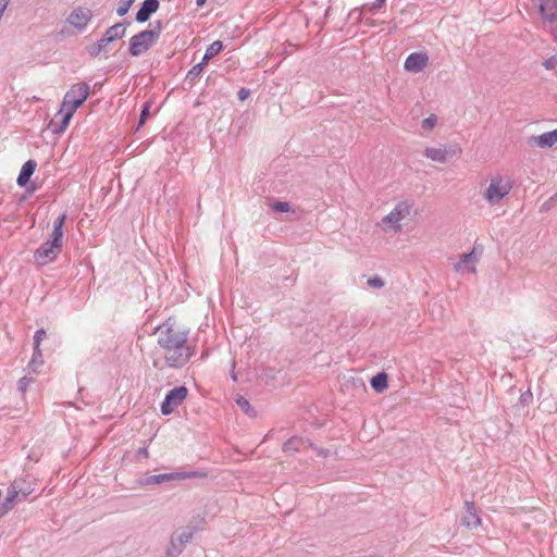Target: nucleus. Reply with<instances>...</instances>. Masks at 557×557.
<instances>
[{"mask_svg": "<svg viewBox=\"0 0 557 557\" xmlns=\"http://www.w3.org/2000/svg\"><path fill=\"white\" fill-rule=\"evenodd\" d=\"M409 212V207L406 203H398L386 216H384L383 221L393 224V228L395 231L400 230L399 221L405 218V215Z\"/></svg>", "mask_w": 557, "mask_h": 557, "instance_id": "nucleus-17", "label": "nucleus"}, {"mask_svg": "<svg viewBox=\"0 0 557 557\" xmlns=\"http://www.w3.org/2000/svg\"><path fill=\"white\" fill-rule=\"evenodd\" d=\"M159 7V0H144L136 12V22L145 23L149 21L150 16L158 11Z\"/></svg>", "mask_w": 557, "mask_h": 557, "instance_id": "nucleus-14", "label": "nucleus"}, {"mask_svg": "<svg viewBox=\"0 0 557 557\" xmlns=\"http://www.w3.org/2000/svg\"><path fill=\"white\" fill-rule=\"evenodd\" d=\"M9 2H10V0H0V7L3 9H7Z\"/></svg>", "mask_w": 557, "mask_h": 557, "instance_id": "nucleus-46", "label": "nucleus"}, {"mask_svg": "<svg viewBox=\"0 0 557 557\" xmlns=\"http://www.w3.org/2000/svg\"><path fill=\"white\" fill-rule=\"evenodd\" d=\"M206 2H207V0H196V4L198 7H202Z\"/></svg>", "mask_w": 557, "mask_h": 557, "instance_id": "nucleus-47", "label": "nucleus"}, {"mask_svg": "<svg viewBox=\"0 0 557 557\" xmlns=\"http://www.w3.org/2000/svg\"><path fill=\"white\" fill-rule=\"evenodd\" d=\"M149 26H151L152 28H149L147 30L152 33L153 37L158 40L163 28H164L163 22L161 20H158V21H154L153 23H150Z\"/></svg>", "mask_w": 557, "mask_h": 557, "instance_id": "nucleus-33", "label": "nucleus"}, {"mask_svg": "<svg viewBox=\"0 0 557 557\" xmlns=\"http://www.w3.org/2000/svg\"><path fill=\"white\" fill-rule=\"evenodd\" d=\"M172 481H177V471L146 475L144 478L138 479L137 483L140 486H147V485H153V484H162V483L172 482Z\"/></svg>", "mask_w": 557, "mask_h": 557, "instance_id": "nucleus-16", "label": "nucleus"}, {"mask_svg": "<svg viewBox=\"0 0 557 557\" xmlns=\"http://www.w3.org/2000/svg\"><path fill=\"white\" fill-rule=\"evenodd\" d=\"M135 0H121L120 4L116 9V13L119 16H124L128 10L131 9L132 4Z\"/></svg>", "mask_w": 557, "mask_h": 557, "instance_id": "nucleus-34", "label": "nucleus"}, {"mask_svg": "<svg viewBox=\"0 0 557 557\" xmlns=\"http://www.w3.org/2000/svg\"><path fill=\"white\" fill-rule=\"evenodd\" d=\"M454 151H448L446 148L428 147L424 151V156L432 161L446 162L449 156H453Z\"/></svg>", "mask_w": 557, "mask_h": 557, "instance_id": "nucleus-22", "label": "nucleus"}, {"mask_svg": "<svg viewBox=\"0 0 557 557\" xmlns=\"http://www.w3.org/2000/svg\"><path fill=\"white\" fill-rule=\"evenodd\" d=\"M465 513L461 517V524L474 529L481 524V518L479 517L478 508L473 502H466Z\"/></svg>", "mask_w": 557, "mask_h": 557, "instance_id": "nucleus-13", "label": "nucleus"}, {"mask_svg": "<svg viewBox=\"0 0 557 557\" xmlns=\"http://www.w3.org/2000/svg\"><path fill=\"white\" fill-rule=\"evenodd\" d=\"M532 399H533V394L531 393L530 389H528L520 395L519 405L522 407L529 406L530 403L532 401Z\"/></svg>", "mask_w": 557, "mask_h": 557, "instance_id": "nucleus-36", "label": "nucleus"}, {"mask_svg": "<svg viewBox=\"0 0 557 557\" xmlns=\"http://www.w3.org/2000/svg\"><path fill=\"white\" fill-rule=\"evenodd\" d=\"M251 91L248 88H240L237 92V97L239 101H245L249 96Z\"/></svg>", "mask_w": 557, "mask_h": 557, "instance_id": "nucleus-41", "label": "nucleus"}, {"mask_svg": "<svg viewBox=\"0 0 557 557\" xmlns=\"http://www.w3.org/2000/svg\"><path fill=\"white\" fill-rule=\"evenodd\" d=\"M150 108H151V101H146L143 104L140 114H139V119H138V123L136 126V131H138L140 127H143L145 125L146 121L148 120V117L150 116Z\"/></svg>", "mask_w": 557, "mask_h": 557, "instance_id": "nucleus-30", "label": "nucleus"}, {"mask_svg": "<svg viewBox=\"0 0 557 557\" xmlns=\"http://www.w3.org/2000/svg\"><path fill=\"white\" fill-rule=\"evenodd\" d=\"M474 262V249L468 253H463L460 257V262L456 265L458 269L460 263L469 264Z\"/></svg>", "mask_w": 557, "mask_h": 557, "instance_id": "nucleus-39", "label": "nucleus"}, {"mask_svg": "<svg viewBox=\"0 0 557 557\" xmlns=\"http://www.w3.org/2000/svg\"><path fill=\"white\" fill-rule=\"evenodd\" d=\"M47 336L44 329H39L34 334V347L40 348L41 341Z\"/></svg>", "mask_w": 557, "mask_h": 557, "instance_id": "nucleus-38", "label": "nucleus"}, {"mask_svg": "<svg viewBox=\"0 0 557 557\" xmlns=\"http://www.w3.org/2000/svg\"><path fill=\"white\" fill-rule=\"evenodd\" d=\"M386 0H375L373 3H371L369 10L371 12H375L376 10L381 9L385 4Z\"/></svg>", "mask_w": 557, "mask_h": 557, "instance_id": "nucleus-43", "label": "nucleus"}, {"mask_svg": "<svg viewBox=\"0 0 557 557\" xmlns=\"http://www.w3.org/2000/svg\"><path fill=\"white\" fill-rule=\"evenodd\" d=\"M34 382V377L30 374L24 375L17 382V389L22 394H25L29 385Z\"/></svg>", "mask_w": 557, "mask_h": 557, "instance_id": "nucleus-31", "label": "nucleus"}, {"mask_svg": "<svg viewBox=\"0 0 557 557\" xmlns=\"http://www.w3.org/2000/svg\"><path fill=\"white\" fill-rule=\"evenodd\" d=\"M367 284L372 288H382L385 285V282L381 276L375 275L370 277Z\"/></svg>", "mask_w": 557, "mask_h": 557, "instance_id": "nucleus-35", "label": "nucleus"}, {"mask_svg": "<svg viewBox=\"0 0 557 557\" xmlns=\"http://www.w3.org/2000/svg\"><path fill=\"white\" fill-rule=\"evenodd\" d=\"M66 219H67L66 212H63L54 220L52 233L50 234L49 238L47 239L49 243H51L52 245H55L60 248H62V244H63V235H64L63 227H64Z\"/></svg>", "mask_w": 557, "mask_h": 557, "instance_id": "nucleus-15", "label": "nucleus"}, {"mask_svg": "<svg viewBox=\"0 0 557 557\" xmlns=\"http://www.w3.org/2000/svg\"><path fill=\"white\" fill-rule=\"evenodd\" d=\"M546 70H554L557 66V57H550L543 62Z\"/></svg>", "mask_w": 557, "mask_h": 557, "instance_id": "nucleus-40", "label": "nucleus"}, {"mask_svg": "<svg viewBox=\"0 0 557 557\" xmlns=\"http://www.w3.org/2000/svg\"><path fill=\"white\" fill-rule=\"evenodd\" d=\"M34 190H35V187L27 189L28 193H33Z\"/></svg>", "mask_w": 557, "mask_h": 557, "instance_id": "nucleus-51", "label": "nucleus"}, {"mask_svg": "<svg viewBox=\"0 0 557 557\" xmlns=\"http://www.w3.org/2000/svg\"><path fill=\"white\" fill-rule=\"evenodd\" d=\"M206 66L207 65L200 61L187 72L185 82L189 84V88L194 86L195 82L200 77Z\"/></svg>", "mask_w": 557, "mask_h": 557, "instance_id": "nucleus-27", "label": "nucleus"}, {"mask_svg": "<svg viewBox=\"0 0 557 557\" xmlns=\"http://www.w3.org/2000/svg\"><path fill=\"white\" fill-rule=\"evenodd\" d=\"M306 445H308L309 447H313V444L310 442V440L295 435L289 437L283 444L282 449L284 453L295 454L300 451V449Z\"/></svg>", "mask_w": 557, "mask_h": 557, "instance_id": "nucleus-19", "label": "nucleus"}, {"mask_svg": "<svg viewBox=\"0 0 557 557\" xmlns=\"http://www.w3.org/2000/svg\"><path fill=\"white\" fill-rule=\"evenodd\" d=\"M542 24L557 41V0H531Z\"/></svg>", "mask_w": 557, "mask_h": 557, "instance_id": "nucleus-3", "label": "nucleus"}, {"mask_svg": "<svg viewBox=\"0 0 557 557\" xmlns=\"http://www.w3.org/2000/svg\"><path fill=\"white\" fill-rule=\"evenodd\" d=\"M90 9L76 7L74 8L65 20V23L73 26L77 32L82 33L92 18Z\"/></svg>", "mask_w": 557, "mask_h": 557, "instance_id": "nucleus-9", "label": "nucleus"}, {"mask_svg": "<svg viewBox=\"0 0 557 557\" xmlns=\"http://www.w3.org/2000/svg\"><path fill=\"white\" fill-rule=\"evenodd\" d=\"M556 202L555 201H550V198L545 201L542 206H541V211H547L549 210Z\"/></svg>", "mask_w": 557, "mask_h": 557, "instance_id": "nucleus-44", "label": "nucleus"}, {"mask_svg": "<svg viewBox=\"0 0 557 557\" xmlns=\"http://www.w3.org/2000/svg\"><path fill=\"white\" fill-rule=\"evenodd\" d=\"M372 389L376 393H383L388 387V375L381 371L373 375L370 380Z\"/></svg>", "mask_w": 557, "mask_h": 557, "instance_id": "nucleus-23", "label": "nucleus"}, {"mask_svg": "<svg viewBox=\"0 0 557 557\" xmlns=\"http://www.w3.org/2000/svg\"><path fill=\"white\" fill-rule=\"evenodd\" d=\"M512 189V182L510 178L505 180L500 174L491 178L490 186L484 193V198L491 205H496L503 200Z\"/></svg>", "mask_w": 557, "mask_h": 557, "instance_id": "nucleus-5", "label": "nucleus"}, {"mask_svg": "<svg viewBox=\"0 0 557 557\" xmlns=\"http://www.w3.org/2000/svg\"><path fill=\"white\" fill-rule=\"evenodd\" d=\"M35 481L29 475H26L24 478H17L15 479L11 485L10 490L12 492H16V497L18 498V502L25 500L27 496H29L35 491Z\"/></svg>", "mask_w": 557, "mask_h": 557, "instance_id": "nucleus-11", "label": "nucleus"}, {"mask_svg": "<svg viewBox=\"0 0 557 557\" xmlns=\"http://www.w3.org/2000/svg\"><path fill=\"white\" fill-rule=\"evenodd\" d=\"M208 476V473L203 470H195V471H177V481L186 480V479H205Z\"/></svg>", "mask_w": 557, "mask_h": 557, "instance_id": "nucleus-29", "label": "nucleus"}, {"mask_svg": "<svg viewBox=\"0 0 557 557\" xmlns=\"http://www.w3.org/2000/svg\"><path fill=\"white\" fill-rule=\"evenodd\" d=\"M238 407L249 417L255 418L257 417V411L255 408L250 405L249 400L245 398L244 396H237L235 399Z\"/></svg>", "mask_w": 557, "mask_h": 557, "instance_id": "nucleus-28", "label": "nucleus"}, {"mask_svg": "<svg viewBox=\"0 0 557 557\" xmlns=\"http://www.w3.org/2000/svg\"><path fill=\"white\" fill-rule=\"evenodd\" d=\"M62 248L52 245L48 240L44 242L35 251L34 258L39 265H45L54 261L60 255Z\"/></svg>", "mask_w": 557, "mask_h": 557, "instance_id": "nucleus-10", "label": "nucleus"}, {"mask_svg": "<svg viewBox=\"0 0 557 557\" xmlns=\"http://www.w3.org/2000/svg\"><path fill=\"white\" fill-rule=\"evenodd\" d=\"M89 92L90 87L87 83L82 82L73 84L63 98L59 114H61L64 110L74 114L76 110L86 101Z\"/></svg>", "mask_w": 557, "mask_h": 557, "instance_id": "nucleus-4", "label": "nucleus"}, {"mask_svg": "<svg viewBox=\"0 0 557 557\" xmlns=\"http://www.w3.org/2000/svg\"><path fill=\"white\" fill-rule=\"evenodd\" d=\"M141 458H144V459H148L149 458V451H148L147 447H140L136 451V459L140 460Z\"/></svg>", "mask_w": 557, "mask_h": 557, "instance_id": "nucleus-42", "label": "nucleus"}, {"mask_svg": "<svg viewBox=\"0 0 557 557\" xmlns=\"http://www.w3.org/2000/svg\"><path fill=\"white\" fill-rule=\"evenodd\" d=\"M37 168V162L33 159L27 160L20 171L16 183L20 187H26L29 182L32 175L35 173Z\"/></svg>", "mask_w": 557, "mask_h": 557, "instance_id": "nucleus-20", "label": "nucleus"}, {"mask_svg": "<svg viewBox=\"0 0 557 557\" xmlns=\"http://www.w3.org/2000/svg\"><path fill=\"white\" fill-rule=\"evenodd\" d=\"M195 530L196 528L187 527L173 533L169 545L166 546L164 557H178L184 550L186 544L191 541Z\"/></svg>", "mask_w": 557, "mask_h": 557, "instance_id": "nucleus-6", "label": "nucleus"}, {"mask_svg": "<svg viewBox=\"0 0 557 557\" xmlns=\"http://www.w3.org/2000/svg\"><path fill=\"white\" fill-rule=\"evenodd\" d=\"M158 344L164 350L165 363L171 368L184 367L194 355V347L188 345V331L176 325L171 318L160 324Z\"/></svg>", "mask_w": 557, "mask_h": 557, "instance_id": "nucleus-1", "label": "nucleus"}, {"mask_svg": "<svg viewBox=\"0 0 557 557\" xmlns=\"http://www.w3.org/2000/svg\"><path fill=\"white\" fill-rule=\"evenodd\" d=\"M224 48V44L221 40H215L211 45H209L206 49V52L202 57L201 62L208 65L209 61L218 55Z\"/></svg>", "mask_w": 557, "mask_h": 557, "instance_id": "nucleus-24", "label": "nucleus"}, {"mask_svg": "<svg viewBox=\"0 0 557 557\" xmlns=\"http://www.w3.org/2000/svg\"><path fill=\"white\" fill-rule=\"evenodd\" d=\"M158 40L147 29L139 32L129 39L128 53L132 57H139L150 49Z\"/></svg>", "mask_w": 557, "mask_h": 557, "instance_id": "nucleus-8", "label": "nucleus"}, {"mask_svg": "<svg viewBox=\"0 0 557 557\" xmlns=\"http://www.w3.org/2000/svg\"><path fill=\"white\" fill-rule=\"evenodd\" d=\"M429 62V57L423 52H412L410 53L404 63V69L407 72L419 73L421 72Z\"/></svg>", "mask_w": 557, "mask_h": 557, "instance_id": "nucleus-12", "label": "nucleus"}, {"mask_svg": "<svg viewBox=\"0 0 557 557\" xmlns=\"http://www.w3.org/2000/svg\"><path fill=\"white\" fill-rule=\"evenodd\" d=\"M131 23L128 21L119 22L110 26L102 37L92 45L86 46L85 50L91 58H97L102 51L106 50L107 46L114 42L125 36L126 27Z\"/></svg>", "mask_w": 557, "mask_h": 557, "instance_id": "nucleus-2", "label": "nucleus"}, {"mask_svg": "<svg viewBox=\"0 0 557 557\" xmlns=\"http://www.w3.org/2000/svg\"><path fill=\"white\" fill-rule=\"evenodd\" d=\"M437 122V117L434 114H431L429 117L422 121V128L425 131L432 129Z\"/></svg>", "mask_w": 557, "mask_h": 557, "instance_id": "nucleus-37", "label": "nucleus"}, {"mask_svg": "<svg viewBox=\"0 0 557 557\" xmlns=\"http://www.w3.org/2000/svg\"><path fill=\"white\" fill-rule=\"evenodd\" d=\"M470 272L474 273L475 272V268L472 265L470 269Z\"/></svg>", "mask_w": 557, "mask_h": 557, "instance_id": "nucleus-50", "label": "nucleus"}, {"mask_svg": "<svg viewBox=\"0 0 557 557\" xmlns=\"http://www.w3.org/2000/svg\"><path fill=\"white\" fill-rule=\"evenodd\" d=\"M529 143H534L536 146L541 148H550L555 144H557V128L554 131L543 133L539 136H533L530 138Z\"/></svg>", "mask_w": 557, "mask_h": 557, "instance_id": "nucleus-21", "label": "nucleus"}, {"mask_svg": "<svg viewBox=\"0 0 557 557\" xmlns=\"http://www.w3.org/2000/svg\"><path fill=\"white\" fill-rule=\"evenodd\" d=\"M16 500L18 502L16 492H12L10 488H8L7 496L4 497L3 502L0 503V519L14 507Z\"/></svg>", "mask_w": 557, "mask_h": 557, "instance_id": "nucleus-25", "label": "nucleus"}, {"mask_svg": "<svg viewBox=\"0 0 557 557\" xmlns=\"http://www.w3.org/2000/svg\"><path fill=\"white\" fill-rule=\"evenodd\" d=\"M550 201L557 202V191L550 197Z\"/></svg>", "mask_w": 557, "mask_h": 557, "instance_id": "nucleus-49", "label": "nucleus"}, {"mask_svg": "<svg viewBox=\"0 0 557 557\" xmlns=\"http://www.w3.org/2000/svg\"><path fill=\"white\" fill-rule=\"evenodd\" d=\"M272 210L278 213H287L294 211L287 201H274L272 205Z\"/></svg>", "mask_w": 557, "mask_h": 557, "instance_id": "nucleus-32", "label": "nucleus"}, {"mask_svg": "<svg viewBox=\"0 0 557 557\" xmlns=\"http://www.w3.org/2000/svg\"><path fill=\"white\" fill-rule=\"evenodd\" d=\"M73 113L64 110L61 114H55L54 119L50 122L49 127L53 134H62L67 128Z\"/></svg>", "mask_w": 557, "mask_h": 557, "instance_id": "nucleus-18", "label": "nucleus"}, {"mask_svg": "<svg viewBox=\"0 0 557 557\" xmlns=\"http://www.w3.org/2000/svg\"><path fill=\"white\" fill-rule=\"evenodd\" d=\"M231 377H232V380H233L234 382H236V381H237V375H236V373H235V371H234V370H233V371H232V373H231Z\"/></svg>", "mask_w": 557, "mask_h": 557, "instance_id": "nucleus-48", "label": "nucleus"}, {"mask_svg": "<svg viewBox=\"0 0 557 557\" xmlns=\"http://www.w3.org/2000/svg\"><path fill=\"white\" fill-rule=\"evenodd\" d=\"M188 396V388L185 385L176 386L170 389L160 406L163 416H169L183 404Z\"/></svg>", "mask_w": 557, "mask_h": 557, "instance_id": "nucleus-7", "label": "nucleus"}, {"mask_svg": "<svg viewBox=\"0 0 557 557\" xmlns=\"http://www.w3.org/2000/svg\"><path fill=\"white\" fill-rule=\"evenodd\" d=\"M44 356L40 348L34 347L33 356L30 361L27 364L28 374L37 373V368L42 366Z\"/></svg>", "mask_w": 557, "mask_h": 557, "instance_id": "nucleus-26", "label": "nucleus"}, {"mask_svg": "<svg viewBox=\"0 0 557 557\" xmlns=\"http://www.w3.org/2000/svg\"><path fill=\"white\" fill-rule=\"evenodd\" d=\"M314 450H317L318 455L319 456H322V457H327L329 456V449H325V448H317V447H312Z\"/></svg>", "mask_w": 557, "mask_h": 557, "instance_id": "nucleus-45", "label": "nucleus"}]
</instances>
